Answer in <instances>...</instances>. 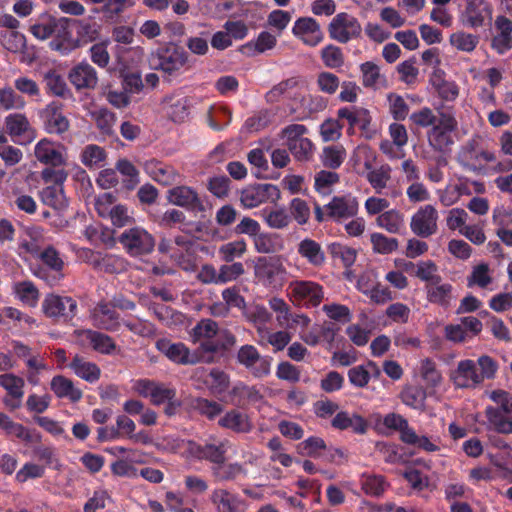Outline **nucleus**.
I'll use <instances>...</instances> for the list:
<instances>
[{"instance_id":"17","label":"nucleus","mask_w":512,"mask_h":512,"mask_svg":"<svg viewBox=\"0 0 512 512\" xmlns=\"http://www.w3.org/2000/svg\"><path fill=\"white\" fill-rule=\"evenodd\" d=\"M5 128L11 138L21 145L32 142L36 137L35 130L24 114L14 113L8 115L5 118Z\"/></svg>"},{"instance_id":"20","label":"nucleus","mask_w":512,"mask_h":512,"mask_svg":"<svg viewBox=\"0 0 512 512\" xmlns=\"http://www.w3.org/2000/svg\"><path fill=\"white\" fill-rule=\"evenodd\" d=\"M292 32L309 46H316L323 40V32L320 25L311 17L297 19Z\"/></svg>"},{"instance_id":"55","label":"nucleus","mask_w":512,"mask_h":512,"mask_svg":"<svg viewBox=\"0 0 512 512\" xmlns=\"http://www.w3.org/2000/svg\"><path fill=\"white\" fill-rule=\"evenodd\" d=\"M105 159V150L95 144L87 145L81 154V161L87 167H100Z\"/></svg>"},{"instance_id":"25","label":"nucleus","mask_w":512,"mask_h":512,"mask_svg":"<svg viewBox=\"0 0 512 512\" xmlns=\"http://www.w3.org/2000/svg\"><path fill=\"white\" fill-rule=\"evenodd\" d=\"M0 429L8 436H14L26 443H39L41 436L35 431H30L20 423L14 422L8 415L0 412Z\"/></svg>"},{"instance_id":"12","label":"nucleus","mask_w":512,"mask_h":512,"mask_svg":"<svg viewBox=\"0 0 512 512\" xmlns=\"http://www.w3.org/2000/svg\"><path fill=\"white\" fill-rule=\"evenodd\" d=\"M72 22L74 21L66 17L56 19L53 39L49 43L51 50L67 55L80 46V40L74 39L70 30Z\"/></svg>"},{"instance_id":"47","label":"nucleus","mask_w":512,"mask_h":512,"mask_svg":"<svg viewBox=\"0 0 512 512\" xmlns=\"http://www.w3.org/2000/svg\"><path fill=\"white\" fill-rule=\"evenodd\" d=\"M56 19L51 15H44L30 26L29 31L35 38L46 40L53 35Z\"/></svg>"},{"instance_id":"8","label":"nucleus","mask_w":512,"mask_h":512,"mask_svg":"<svg viewBox=\"0 0 512 512\" xmlns=\"http://www.w3.org/2000/svg\"><path fill=\"white\" fill-rule=\"evenodd\" d=\"M328 32L330 38L344 44L360 37L362 27L356 17L346 12H341L331 20Z\"/></svg>"},{"instance_id":"41","label":"nucleus","mask_w":512,"mask_h":512,"mask_svg":"<svg viewBox=\"0 0 512 512\" xmlns=\"http://www.w3.org/2000/svg\"><path fill=\"white\" fill-rule=\"evenodd\" d=\"M43 81L46 90L54 96L65 97L68 93L64 78L54 69H50L43 74Z\"/></svg>"},{"instance_id":"18","label":"nucleus","mask_w":512,"mask_h":512,"mask_svg":"<svg viewBox=\"0 0 512 512\" xmlns=\"http://www.w3.org/2000/svg\"><path fill=\"white\" fill-rule=\"evenodd\" d=\"M452 380L459 388H476L482 384L476 363L471 359L461 360L452 373Z\"/></svg>"},{"instance_id":"22","label":"nucleus","mask_w":512,"mask_h":512,"mask_svg":"<svg viewBox=\"0 0 512 512\" xmlns=\"http://www.w3.org/2000/svg\"><path fill=\"white\" fill-rule=\"evenodd\" d=\"M68 79L76 90L94 89L98 83L95 69L86 62L74 66L69 72Z\"/></svg>"},{"instance_id":"52","label":"nucleus","mask_w":512,"mask_h":512,"mask_svg":"<svg viewBox=\"0 0 512 512\" xmlns=\"http://www.w3.org/2000/svg\"><path fill=\"white\" fill-rule=\"evenodd\" d=\"M325 441L320 437H309L298 444L297 450L302 456L317 458L322 456V451L326 450Z\"/></svg>"},{"instance_id":"63","label":"nucleus","mask_w":512,"mask_h":512,"mask_svg":"<svg viewBox=\"0 0 512 512\" xmlns=\"http://www.w3.org/2000/svg\"><path fill=\"white\" fill-rule=\"evenodd\" d=\"M437 272L438 267L433 261H420L416 265L415 276L420 280L425 281L427 284L440 282L442 279L441 276L437 274Z\"/></svg>"},{"instance_id":"53","label":"nucleus","mask_w":512,"mask_h":512,"mask_svg":"<svg viewBox=\"0 0 512 512\" xmlns=\"http://www.w3.org/2000/svg\"><path fill=\"white\" fill-rule=\"evenodd\" d=\"M299 85V79L297 77H291L285 79L278 84L274 85L265 95V99L268 103L278 102L284 95L290 90L294 89Z\"/></svg>"},{"instance_id":"9","label":"nucleus","mask_w":512,"mask_h":512,"mask_svg":"<svg viewBox=\"0 0 512 512\" xmlns=\"http://www.w3.org/2000/svg\"><path fill=\"white\" fill-rule=\"evenodd\" d=\"M72 336L75 344L82 349L91 348L105 355L111 354L116 349V344L112 337L95 330L77 329L73 332Z\"/></svg>"},{"instance_id":"14","label":"nucleus","mask_w":512,"mask_h":512,"mask_svg":"<svg viewBox=\"0 0 512 512\" xmlns=\"http://www.w3.org/2000/svg\"><path fill=\"white\" fill-rule=\"evenodd\" d=\"M280 198V190L273 184H254L242 189L240 202L245 208H254L268 200Z\"/></svg>"},{"instance_id":"40","label":"nucleus","mask_w":512,"mask_h":512,"mask_svg":"<svg viewBox=\"0 0 512 512\" xmlns=\"http://www.w3.org/2000/svg\"><path fill=\"white\" fill-rule=\"evenodd\" d=\"M346 158V150L342 145H331L323 148L321 162L329 169L339 168Z\"/></svg>"},{"instance_id":"39","label":"nucleus","mask_w":512,"mask_h":512,"mask_svg":"<svg viewBox=\"0 0 512 512\" xmlns=\"http://www.w3.org/2000/svg\"><path fill=\"white\" fill-rule=\"evenodd\" d=\"M92 265L94 269L108 274H117L124 270L123 259L111 254L98 255L93 259Z\"/></svg>"},{"instance_id":"60","label":"nucleus","mask_w":512,"mask_h":512,"mask_svg":"<svg viewBox=\"0 0 512 512\" xmlns=\"http://www.w3.org/2000/svg\"><path fill=\"white\" fill-rule=\"evenodd\" d=\"M321 59L324 65L330 69L341 68L345 60L341 48L332 44L327 45L321 50Z\"/></svg>"},{"instance_id":"36","label":"nucleus","mask_w":512,"mask_h":512,"mask_svg":"<svg viewBox=\"0 0 512 512\" xmlns=\"http://www.w3.org/2000/svg\"><path fill=\"white\" fill-rule=\"evenodd\" d=\"M211 501L217 507V512H240L241 501L225 489L214 490Z\"/></svg>"},{"instance_id":"54","label":"nucleus","mask_w":512,"mask_h":512,"mask_svg":"<svg viewBox=\"0 0 512 512\" xmlns=\"http://www.w3.org/2000/svg\"><path fill=\"white\" fill-rule=\"evenodd\" d=\"M481 0L475 2L466 3L465 10L463 12V23L471 28H479L484 25V15L479 8Z\"/></svg>"},{"instance_id":"26","label":"nucleus","mask_w":512,"mask_h":512,"mask_svg":"<svg viewBox=\"0 0 512 512\" xmlns=\"http://www.w3.org/2000/svg\"><path fill=\"white\" fill-rule=\"evenodd\" d=\"M36 159L47 166H65L64 155L56 148L55 144L47 139L39 141L34 150Z\"/></svg>"},{"instance_id":"38","label":"nucleus","mask_w":512,"mask_h":512,"mask_svg":"<svg viewBox=\"0 0 512 512\" xmlns=\"http://www.w3.org/2000/svg\"><path fill=\"white\" fill-rule=\"evenodd\" d=\"M0 42L11 53H23L26 49L25 35L15 30L1 31Z\"/></svg>"},{"instance_id":"62","label":"nucleus","mask_w":512,"mask_h":512,"mask_svg":"<svg viewBox=\"0 0 512 512\" xmlns=\"http://www.w3.org/2000/svg\"><path fill=\"white\" fill-rule=\"evenodd\" d=\"M0 386L7 390L12 398H22L24 395V380L14 374L0 375Z\"/></svg>"},{"instance_id":"51","label":"nucleus","mask_w":512,"mask_h":512,"mask_svg":"<svg viewBox=\"0 0 512 512\" xmlns=\"http://www.w3.org/2000/svg\"><path fill=\"white\" fill-rule=\"evenodd\" d=\"M212 474L218 481H230L241 474H246V471L239 463L216 464L212 468Z\"/></svg>"},{"instance_id":"64","label":"nucleus","mask_w":512,"mask_h":512,"mask_svg":"<svg viewBox=\"0 0 512 512\" xmlns=\"http://www.w3.org/2000/svg\"><path fill=\"white\" fill-rule=\"evenodd\" d=\"M489 271V265L486 263L476 265L467 278L468 286L471 287L473 285H477L480 288H486L492 283V277L490 276Z\"/></svg>"},{"instance_id":"30","label":"nucleus","mask_w":512,"mask_h":512,"mask_svg":"<svg viewBox=\"0 0 512 512\" xmlns=\"http://www.w3.org/2000/svg\"><path fill=\"white\" fill-rule=\"evenodd\" d=\"M427 300L432 304H437L447 308L453 298V286L449 283L434 282L425 286Z\"/></svg>"},{"instance_id":"27","label":"nucleus","mask_w":512,"mask_h":512,"mask_svg":"<svg viewBox=\"0 0 512 512\" xmlns=\"http://www.w3.org/2000/svg\"><path fill=\"white\" fill-rule=\"evenodd\" d=\"M331 426L337 430L351 429L356 434H365L368 429L367 421L359 414H349L346 411L338 412L331 421Z\"/></svg>"},{"instance_id":"15","label":"nucleus","mask_w":512,"mask_h":512,"mask_svg":"<svg viewBox=\"0 0 512 512\" xmlns=\"http://www.w3.org/2000/svg\"><path fill=\"white\" fill-rule=\"evenodd\" d=\"M490 47L498 55H504L512 50V20L507 16H496Z\"/></svg>"},{"instance_id":"31","label":"nucleus","mask_w":512,"mask_h":512,"mask_svg":"<svg viewBox=\"0 0 512 512\" xmlns=\"http://www.w3.org/2000/svg\"><path fill=\"white\" fill-rule=\"evenodd\" d=\"M297 251L313 267H321L326 261L325 252L320 243L313 239L305 238L300 241Z\"/></svg>"},{"instance_id":"33","label":"nucleus","mask_w":512,"mask_h":512,"mask_svg":"<svg viewBox=\"0 0 512 512\" xmlns=\"http://www.w3.org/2000/svg\"><path fill=\"white\" fill-rule=\"evenodd\" d=\"M45 127L49 133L62 134L69 129V120L54 103L45 109Z\"/></svg>"},{"instance_id":"6","label":"nucleus","mask_w":512,"mask_h":512,"mask_svg":"<svg viewBox=\"0 0 512 512\" xmlns=\"http://www.w3.org/2000/svg\"><path fill=\"white\" fill-rule=\"evenodd\" d=\"M286 269L279 256L258 257L254 265V276L264 286L281 284Z\"/></svg>"},{"instance_id":"28","label":"nucleus","mask_w":512,"mask_h":512,"mask_svg":"<svg viewBox=\"0 0 512 512\" xmlns=\"http://www.w3.org/2000/svg\"><path fill=\"white\" fill-rule=\"evenodd\" d=\"M50 389L58 398H67L72 403L79 402L83 397L81 389L75 387L73 381L63 375L51 379Z\"/></svg>"},{"instance_id":"61","label":"nucleus","mask_w":512,"mask_h":512,"mask_svg":"<svg viewBox=\"0 0 512 512\" xmlns=\"http://www.w3.org/2000/svg\"><path fill=\"white\" fill-rule=\"evenodd\" d=\"M370 241L373 250L380 254H390L398 249V240L396 238L387 237L382 233H372Z\"/></svg>"},{"instance_id":"19","label":"nucleus","mask_w":512,"mask_h":512,"mask_svg":"<svg viewBox=\"0 0 512 512\" xmlns=\"http://www.w3.org/2000/svg\"><path fill=\"white\" fill-rule=\"evenodd\" d=\"M144 171L157 183L169 186L177 182L179 173L177 170L157 159H149L143 163Z\"/></svg>"},{"instance_id":"32","label":"nucleus","mask_w":512,"mask_h":512,"mask_svg":"<svg viewBox=\"0 0 512 512\" xmlns=\"http://www.w3.org/2000/svg\"><path fill=\"white\" fill-rule=\"evenodd\" d=\"M485 417L488 425L499 434H512V412H501L498 409L486 407Z\"/></svg>"},{"instance_id":"10","label":"nucleus","mask_w":512,"mask_h":512,"mask_svg":"<svg viewBox=\"0 0 512 512\" xmlns=\"http://www.w3.org/2000/svg\"><path fill=\"white\" fill-rule=\"evenodd\" d=\"M289 289L293 300L306 307H317L324 298L323 287L313 281H292Z\"/></svg>"},{"instance_id":"7","label":"nucleus","mask_w":512,"mask_h":512,"mask_svg":"<svg viewBox=\"0 0 512 512\" xmlns=\"http://www.w3.org/2000/svg\"><path fill=\"white\" fill-rule=\"evenodd\" d=\"M187 61L186 51L174 44L159 48L152 57L153 67L168 75L179 71L186 65Z\"/></svg>"},{"instance_id":"59","label":"nucleus","mask_w":512,"mask_h":512,"mask_svg":"<svg viewBox=\"0 0 512 512\" xmlns=\"http://www.w3.org/2000/svg\"><path fill=\"white\" fill-rule=\"evenodd\" d=\"M391 178V168L388 165H382L378 169L371 170L367 173V180L375 189L376 193H381L386 188Z\"/></svg>"},{"instance_id":"21","label":"nucleus","mask_w":512,"mask_h":512,"mask_svg":"<svg viewBox=\"0 0 512 512\" xmlns=\"http://www.w3.org/2000/svg\"><path fill=\"white\" fill-rule=\"evenodd\" d=\"M93 325L99 329L116 331L120 326L119 314L109 303H98L91 313Z\"/></svg>"},{"instance_id":"34","label":"nucleus","mask_w":512,"mask_h":512,"mask_svg":"<svg viewBox=\"0 0 512 512\" xmlns=\"http://www.w3.org/2000/svg\"><path fill=\"white\" fill-rule=\"evenodd\" d=\"M404 223V215L397 209L384 211L376 218L377 226L391 234H400L404 229Z\"/></svg>"},{"instance_id":"2","label":"nucleus","mask_w":512,"mask_h":512,"mask_svg":"<svg viewBox=\"0 0 512 512\" xmlns=\"http://www.w3.org/2000/svg\"><path fill=\"white\" fill-rule=\"evenodd\" d=\"M456 159L465 170L480 174L485 170L483 162H495L496 155L492 151L483 149L480 137L475 136L460 147Z\"/></svg>"},{"instance_id":"57","label":"nucleus","mask_w":512,"mask_h":512,"mask_svg":"<svg viewBox=\"0 0 512 512\" xmlns=\"http://www.w3.org/2000/svg\"><path fill=\"white\" fill-rule=\"evenodd\" d=\"M91 117L102 134L110 135L113 132L116 120L114 113L106 108H101L93 111Z\"/></svg>"},{"instance_id":"23","label":"nucleus","mask_w":512,"mask_h":512,"mask_svg":"<svg viewBox=\"0 0 512 512\" xmlns=\"http://www.w3.org/2000/svg\"><path fill=\"white\" fill-rule=\"evenodd\" d=\"M218 425L221 428L231 430L237 434L250 433L254 428L249 415L236 409H231L226 412L218 420Z\"/></svg>"},{"instance_id":"49","label":"nucleus","mask_w":512,"mask_h":512,"mask_svg":"<svg viewBox=\"0 0 512 512\" xmlns=\"http://www.w3.org/2000/svg\"><path fill=\"white\" fill-rule=\"evenodd\" d=\"M292 155L299 161H308L313 155L314 145L308 138L292 139L288 142Z\"/></svg>"},{"instance_id":"45","label":"nucleus","mask_w":512,"mask_h":512,"mask_svg":"<svg viewBox=\"0 0 512 512\" xmlns=\"http://www.w3.org/2000/svg\"><path fill=\"white\" fill-rule=\"evenodd\" d=\"M199 346L192 352L193 357L197 358V363H211L214 361V354L221 351L219 340L206 339L198 341Z\"/></svg>"},{"instance_id":"11","label":"nucleus","mask_w":512,"mask_h":512,"mask_svg":"<svg viewBox=\"0 0 512 512\" xmlns=\"http://www.w3.org/2000/svg\"><path fill=\"white\" fill-rule=\"evenodd\" d=\"M438 212L436 208L427 204L421 206L411 217V231L418 237L428 238L438 230Z\"/></svg>"},{"instance_id":"3","label":"nucleus","mask_w":512,"mask_h":512,"mask_svg":"<svg viewBox=\"0 0 512 512\" xmlns=\"http://www.w3.org/2000/svg\"><path fill=\"white\" fill-rule=\"evenodd\" d=\"M123 249L132 257L151 253L155 247L154 237L145 229L133 227L124 230L118 237Z\"/></svg>"},{"instance_id":"13","label":"nucleus","mask_w":512,"mask_h":512,"mask_svg":"<svg viewBox=\"0 0 512 512\" xmlns=\"http://www.w3.org/2000/svg\"><path fill=\"white\" fill-rule=\"evenodd\" d=\"M328 218L337 223L354 218L359 211V202L352 194L334 196L330 202L325 205Z\"/></svg>"},{"instance_id":"44","label":"nucleus","mask_w":512,"mask_h":512,"mask_svg":"<svg viewBox=\"0 0 512 512\" xmlns=\"http://www.w3.org/2000/svg\"><path fill=\"white\" fill-rule=\"evenodd\" d=\"M16 296L26 305L35 307L38 303L40 293L38 288L31 281H21L15 284Z\"/></svg>"},{"instance_id":"5","label":"nucleus","mask_w":512,"mask_h":512,"mask_svg":"<svg viewBox=\"0 0 512 512\" xmlns=\"http://www.w3.org/2000/svg\"><path fill=\"white\" fill-rule=\"evenodd\" d=\"M236 359L255 378H264L271 372V357L261 355L253 345L241 346L237 351Z\"/></svg>"},{"instance_id":"48","label":"nucleus","mask_w":512,"mask_h":512,"mask_svg":"<svg viewBox=\"0 0 512 512\" xmlns=\"http://www.w3.org/2000/svg\"><path fill=\"white\" fill-rule=\"evenodd\" d=\"M218 324L211 319H202L192 329L193 342L197 343L201 340L214 339L218 334Z\"/></svg>"},{"instance_id":"42","label":"nucleus","mask_w":512,"mask_h":512,"mask_svg":"<svg viewBox=\"0 0 512 512\" xmlns=\"http://www.w3.org/2000/svg\"><path fill=\"white\" fill-rule=\"evenodd\" d=\"M402 402L414 409H420L424 406L426 391L418 385H407L400 393Z\"/></svg>"},{"instance_id":"29","label":"nucleus","mask_w":512,"mask_h":512,"mask_svg":"<svg viewBox=\"0 0 512 512\" xmlns=\"http://www.w3.org/2000/svg\"><path fill=\"white\" fill-rule=\"evenodd\" d=\"M69 367L73 370L76 376L89 382L94 383L100 379L101 369L99 366L85 357L76 354L71 360Z\"/></svg>"},{"instance_id":"37","label":"nucleus","mask_w":512,"mask_h":512,"mask_svg":"<svg viewBox=\"0 0 512 512\" xmlns=\"http://www.w3.org/2000/svg\"><path fill=\"white\" fill-rule=\"evenodd\" d=\"M228 441H219L215 437L211 436L207 442H205V454L203 460L209 461L214 464H224L226 460V452Z\"/></svg>"},{"instance_id":"16","label":"nucleus","mask_w":512,"mask_h":512,"mask_svg":"<svg viewBox=\"0 0 512 512\" xmlns=\"http://www.w3.org/2000/svg\"><path fill=\"white\" fill-rule=\"evenodd\" d=\"M169 203L185 208L191 212H204L205 205L199 194L192 187L180 185L168 190Z\"/></svg>"},{"instance_id":"56","label":"nucleus","mask_w":512,"mask_h":512,"mask_svg":"<svg viewBox=\"0 0 512 512\" xmlns=\"http://www.w3.org/2000/svg\"><path fill=\"white\" fill-rule=\"evenodd\" d=\"M247 246L243 240L228 242L220 246L218 253L222 261L233 263L234 259L242 257Z\"/></svg>"},{"instance_id":"43","label":"nucleus","mask_w":512,"mask_h":512,"mask_svg":"<svg viewBox=\"0 0 512 512\" xmlns=\"http://www.w3.org/2000/svg\"><path fill=\"white\" fill-rule=\"evenodd\" d=\"M389 484L382 475H363L361 487L365 494L372 497H380Z\"/></svg>"},{"instance_id":"24","label":"nucleus","mask_w":512,"mask_h":512,"mask_svg":"<svg viewBox=\"0 0 512 512\" xmlns=\"http://www.w3.org/2000/svg\"><path fill=\"white\" fill-rule=\"evenodd\" d=\"M156 346L169 360L177 364L193 365L197 363V358L193 357L192 352L183 343L160 340Z\"/></svg>"},{"instance_id":"1","label":"nucleus","mask_w":512,"mask_h":512,"mask_svg":"<svg viewBox=\"0 0 512 512\" xmlns=\"http://www.w3.org/2000/svg\"><path fill=\"white\" fill-rule=\"evenodd\" d=\"M438 122L428 131L429 145L438 152H446L454 143L452 133L457 130L458 122L451 107L438 109Z\"/></svg>"},{"instance_id":"4","label":"nucleus","mask_w":512,"mask_h":512,"mask_svg":"<svg viewBox=\"0 0 512 512\" xmlns=\"http://www.w3.org/2000/svg\"><path fill=\"white\" fill-rule=\"evenodd\" d=\"M77 302L72 297L48 294L42 301V312L55 322L71 321L77 314Z\"/></svg>"},{"instance_id":"35","label":"nucleus","mask_w":512,"mask_h":512,"mask_svg":"<svg viewBox=\"0 0 512 512\" xmlns=\"http://www.w3.org/2000/svg\"><path fill=\"white\" fill-rule=\"evenodd\" d=\"M230 394L232 397L236 398L235 404L240 407L257 403L263 398L262 394L255 386H248L243 383L235 385Z\"/></svg>"},{"instance_id":"46","label":"nucleus","mask_w":512,"mask_h":512,"mask_svg":"<svg viewBox=\"0 0 512 512\" xmlns=\"http://www.w3.org/2000/svg\"><path fill=\"white\" fill-rule=\"evenodd\" d=\"M26 106L24 98L12 87L6 86L0 89V109L21 110Z\"/></svg>"},{"instance_id":"50","label":"nucleus","mask_w":512,"mask_h":512,"mask_svg":"<svg viewBox=\"0 0 512 512\" xmlns=\"http://www.w3.org/2000/svg\"><path fill=\"white\" fill-rule=\"evenodd\" d=\"M450 44L456 49L464 52H472L479 43V36L458 31L450 36Z\"/></svg>"},{"instance_id":"58","label":"nucleus","mask_w":512,"mask_h":512,"mask_svg":"<svg viewBox=\"0 0 512 512\" xmlns=\"http://www.w3.org/2000/svg\"><path fill=\"white\" fill-rule=\"evenodd\" d=\"M290 218L294 219L298 225H305L310 219V207L308 203L301 198H293L289 204Z\"/></svg>"}]
</instances>
